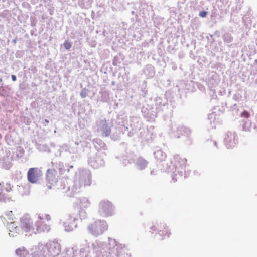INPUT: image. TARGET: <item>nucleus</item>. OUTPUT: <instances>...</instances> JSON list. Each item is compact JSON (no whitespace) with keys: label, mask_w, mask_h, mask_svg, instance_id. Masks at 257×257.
Wrapping results in <instances>:
<instances>
[{"label":"nucleus","mask_w":257,"mask_h":257,"mask_svg":"<svg viewBox=\"0 0 257 257\" xmlns=\"http://www.w3.org/2000/svg\"><path fill=\"white\" fill-rule=\"evenodd\" d=\"M54 172V170L51 169H49L47 171L46 179L51 184H53L54 182H56Z\"/></svg>","instance_id":"9d476101"},{"label":"nucleus","mask_w":257,"mask_h":257,"mask_svg":"<svg viewBox=\"0 0 257 257\" xmlns=\"http://www.w3.org/2000/svg\"><path fill=\"white\" fill-rule=\"evenodd\" d=\"M171 163L176 169H182L186 166L187 159L179 155H176L174 156Z\"/></svg>","instance_id":"0eeeda50"},{"label":"nucleus","mask_w":257,"mask_h":257,"mask_svg":"<svg viewBox=\"0 0 257 257\" xmlns=\"http://www.w3.org/2000/svg\"><path fill=\"white\" fill-rule=\"evenodd\" d=\"M99 211L105 216L111 215L113 211L112 204L108 201H102L99 204Z\"/></svg>","instance_id":"39448f33"},{"label":"nucleus","mask_w":257,"mask_h":257,"mask_svg":"<svg viewBox=\"0 0 257 257\" xmlns=\"http://www.w3.org/2000/svg\"><path fill=\"white\" fill-rule=\"evenodd\" d=\"M9 190L4 187V183L0 182V201H4L7 198V193Z\"/></svg>","instance_id":"1a4fd4ad"},{"label":"nucleus","mask_w":257,"mask_h":257,"mask_svg":"<svg viewBox=\"0 0 257 257\" xmlns=\"http://www.w3.org/2000/svg\"><path fill=\"white\" fill-rule=\"evenodd\" d=\"M20 251H21V249H17L16 251V252L17 254H19V252H20Z\"/></svg>","instance_id":"412c9836"},{"label":"nucleus","mask_w":257,"mask_h":257,"mask_svg":"<svg viewBox=\"0 0 257 257\" xmlns=\"http://www.w3.org/2000/svg\"><path fill=\"white\" fill-rule=\"evenodd\" d=\"M137 165L141 169H142L147 166V161L143 158L140 157L137 160Z\"/></svg>","instance_id":"9b49d317"},{"label":"nucleus","mask_w":257,"mask_h":257,"mask_svg":"<svg viewBox=\"0 0 257 257\" xmlns=\"http://www.w3.org/2000/svg\"><path fill=\"white\" fill-rule=\"evenodd\" d=\"M88 183L87 184H85V185H90V184H91V179L89 177L88 178Z\"/></svg>","instance_id":"6ab92c4d"},{"label":"nucleus","mask_w":257,"mask_h":257,"mask_svg":"<svg viewBox=\"0 0 257 257\" xmlns=\"http://www.w3.org/2000/svg\"><path fill=\"white\" fill-rule=\"evenodd\" d=\"M151 229L153 231H156V227L154 226H152V228H151Z\"/></svg>","instance_id":"aec40b11"},{"label":"nucleus","mask_w":257,"mask_h":257,"mask_svg":"<svg viewBox=\"0 0 257 257\" xmlns=\"http://www.w3.org/2000/svg\"><path fill=\"white\" fill-rule=\"evenodd\" d=\"M88 229L90 233L97 236L108 229V224L104 220H97L90 223L88 226Z\"/></svg>","instance_id":"7ed1b4c3"},{"label":"nucleus","mask_w":257,"mask_h":257,"mask_svg":"<svg viewBox=\"0 0 257 257\" xmlns=\"http://www.w3.org/2000/svg\"><path fill=\"white\" fill-rule=\"evenodd\" d=\"M48 188L50 189L51 187V186H48Z\"/></svg>","instance_id":"5701e85b"},{"label":"nucleus","mask_w":257,"mask_h":257,"mask_svg":"<svg viewBox=\"0 0 257 257\" xmlns=\"http://www.w3.org/2000/svg\"><path fill=\"white\" fill-rule=\"evenodd\" d=\"M42 175L41 171L38 168H31L29 169L27 176L29 182L36 183L40 176Z\"/></svg>","instance_id":"20e7f679"},{"label":"nucleus","mask_w":257,"mask_h":257,"mask_svg":"<svg viewBox=\"0 0 257 257\" xmlns=\"http://www.w3.org/2000/svg\"><path fill=\"white\" fill-rule=\"evenodd\" d=\"M0 95L2 96L6 97L8 96L7 91L3 86L0 87Z\"/></svg>","instance_id":"ddd939ff"},{"label":"nucleus","mask_w":257,"mask_h":257,"mask_svg":"<svg viewBox=\"0 0 257 257\" xmlns=\"http://www.w3.org/2000/svg\"><path fill=\"white\" fill-rule=\"evenodd\" d=\"M241 117L247 118L250 116V114L247 111H243L240 114Z\"/></svg>","instance_id":"dca6fc26"},{"label":"nucleus","mask_w":257,"mask_h":257,"mask_svg":"<svg viewBox=\"0 0 257 257\" xmlns=\"http://www.w3.org/2000/svg\"><path fill=\"white\" fill-rule=\"evenodd\" d=\"M158 229H159L158 234L160 236L162 237V239H164L170 237L171 233L165 225H160Z\"/></svg>","instance_id":"6e6552de"},{"label":"nucleus","mask_w":257,"mask_h":257,"mask_svg":"<svg viewBox=\"0 0 257 257\" xmlns=\"http://www.w3.org/2000/svg\"><path fill=\"white\" fill-rule=\"evenodd\" d=\"M161 152H160V151H157V152H155V154H161Z\"/></svg>","instance_id":"4be33fe9"},{"label":"nucleus","mask_w":257,"mask_h":257,"mask_svg":"<svg viewBox=\"0 0 257 257\" xmlns=\"http://www.w3.org/2000/svg\"><path fill=\"white\" fill-rule=\"evenodd\" d=\"M34 227L31 219L27 216H23L20 219V227L15 226V224H13L12 230L10 232L20 234L23 231L25 232L32 231L34 232Z\"/></svg>","instance_id":"f03ea898"},{"label":"nucleus","mask_w":257,"mask_h":257,"mask_svg":"<svg viewBox=\"0 0 257 257\" xmlns=\"http://www.w3.org/2000/svg\"><path fill=\"white\" fill-rule=\"evenodd\" d=\"M207 14V12L205 11H201L200 13H199V16L201 17H202V18H204L206 16Z\"/></svg>","instance_id":"f3484780"},{"label":"nucleus","mask_w":257,"mask_h":257,"mask_svg":"<svg viewBox=\"0 0 257 257\" xmlns=\"http://www.w3.org/2000/svg\"><path fill=\"white\" fill-rule=\"evenodd\" d=\"M38 220L35 222L34 233L35 234L48 232L50 229V225L46 223V221L49 222L51 220L49 215L44 213H40L38 214Z\"/></svg>","instance_id":"f257e3e1"},{"label":"nucleus","mask_w":257,"mask_h":257,"mask_svg":"<svg viewBox=\"0 0 257 257\" xmlns=\"http://www.w3.org/2000/svg\"><path fill=\"white\" fill-rule=\"evenodd\" d=\"M77 220L76 216L69 215L67 216L65 221L63 222V226L66 231L70 232L73 230L76 227L75 221Z\"/></svg>","instance_id":"423d86ee"},{"label":"nucleus","mask_w":257,"mask_h":257,"mask_svg":"<svg viewBox=\"0 0 257 257\" xmlns=\"http://www.w3.org/2000/svg\"><path fill=\"white\" fill-rule=\"evenodd\" d=\"M12 79L13 81H16L17 80L16 76L14 75H12L11 76Z\"/></svg>","instance_id":"a211bd4d"},{"label":"nucleus","mask_w":257,"mask_h":257,"mask_svg":"<svg viewBox=\"0 0 257 257\" xmlns=\"http://www.w3.org/2000/svg\"><path fill=\"white\" fill-rule=\"evenodd\" d=\"M111 130L107 126L103 127L102 129V135L103 136L107 137L110 134Z\"/></svg>","instance_id":"f8f14e48"},{"label":"nucleus","mask_w":257,"mask_h":257,"mask_svg":"<svg viewBox=\"0 0 257 257\" xmlns=\"http://www.w3.org/2000/svg\"><path fill=\"white\" fill-rule=\"evenodd\" d=\"M87 91L88 90L86 89L85 88L83 89L81 92H80V95L82 98H85L87 95Z\"/></svg>","instance_id":"2eb2a0df"},{"label":"nucleus","mask_w":257,"mask_h":257,"mask_svg":"<svg viewBox=\"0 0 257 257\" xmlns=\"http://www.w3.org/2000/svg\"><path fill=\"white\" fill-rule=\"evenodd\" d=\"M63 46L66 49L68 50L71 47L72 44L68 41H65L63 43Z\"/></svg>","instance_id":"4468645a"}]
</instances>
